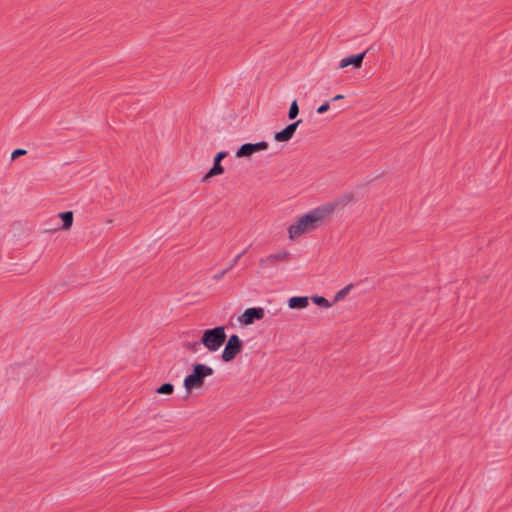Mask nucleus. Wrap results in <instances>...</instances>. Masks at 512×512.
I'll return each instance as SVG.
<instances>
[{
  "label": "nucleus",
  "mask_w": 512,
  "mask_h": 512,
  "mask_svg": "<svg viewBox=\"0 0 512 512\" xmlns=\"http://www.w3.org/2000/svg\"><path fill=\"white\" fill-rule=\"evenodd\" d=\"M224 173V168L221 165V163H215L213 164L212 168L203 176L202 182H206L211 177L221 175Z\"/></svg>",
  "instance_id": "f8f14e48"
},
{
  "label": "nucleus",
  "mask_w": 512,
  "mask_h": 512,
  "mask_svg": "<svg viewBox=\"0 0 512 512\" xmlns=\"http://www.w3.org/2000/svg\"><path fill=\"white\" fill-rule=\"evenodd\" d=\"M290 252L288 250H281L273 254L261 257L259 259V266L263 269L273 268L280 262L289 260Z\"/></svg>",
  "instance_id": "39448f33"
},
{
  "label": "nucleus",
  "mask_w": 512,
  "mask_h": 512,
  "mask_svg": "<svg viewBox=\"0 0 512 512\" xmlns=\"http://www.w3.org/2000/svg\"><path fill=\"white\" fill-rule=\"evenodd\" d=\"M59 218L62 220V226H61V229L62 230H68L71 228L72 224H73V212L72 211H65V212H61L59 213Z\"/></svg>",
  "instance_id": "9b49d317"
},
{
  "label": "nucleus",
  "mask_w": 512,
  "mask_h": 512,
  "mask_svg": "<svg viewBox=\"0 0 512 512\" xmlns=\"http://www.w3.org/2000/svg\"><path fill=\"white\" fill-rule=\"evenodd\" d=\"M330 108V102L329 101H326L325 103H323L322 105H320L318 108H317V113L318 114H323L325 112H327Z\"/></svg>",
  "instance_id": "aec40b11"
},
{
  "label": "nucleus",
  "mask_w": 512,
  "mask_h": 512,
  "mask_svg": "<svg viewBox=\"0 0 512 512\" xmlns=\"http://www.w3.org/2000/svg\"><path fill=\"white\" fill-rule=\"evenodd\" d=\"M226 333L224 326H217L204 331L200 343L209 351L215 352L224 344Z\"/></svg>",
  "instance_id": "7ed1b4c3"
},
{
  "label": "nucleus",
  "mask_w": 512,
  "mask_h": 512,
  "mask_svg": "<svg viewBox=\"0 0 512 512\" xmlns=\"http://www.w3.org/2000/svg\"><path fill=\"white\" fill-rule=\"evenodd\" d=\"M27 154V151L25 149H21V148H18V149H15L12 154H11V159L12 160H15L17 159L18 157L20 156H23V155H26Z\"/></svg>",
  "instance_id": "6ab92c4d"
},
{
  "label": "nucleus",
  "mask_w": 512,
  "mask_h": 512,
  "mask_svg": "<svg viewBox=\"0 0 512 512\" xmlns=\"http://www.w3.org/2000/svg\"><path fill=\"white\" fill-rule=\"evenodd\" d=\"M301 122H302V120L299 119V120L289 124L288 126H286L283 130L276 132L274 135V140L277 142L289 141L293 137L297 127L299 126V124Z\"/></svg>",
  "instance_id": "6e6552de"
},
{
  "label": "nucleus",
  "mask_w": 512,
  "mask_h": 512,
  "mask_svg": "<svg viewBox=\"0 0 512 512\" xmlns=\"http://www.w3.org/2000/svg\"><path fill=\"white\" fill-rule=\"evenodd\" d=\"M243 347L242 341L238 335L233 334L229 337L221 358L224 362H230L241 352Z\"/></svg>",
  "instance_id": "20e7f679"
},
{
  "label": "nucleus",
  "mask_w": 512,
  "mask_h": 512,
  "mask_svg": "<svg viewBox=\"0 0 512 512\" xmlns=\"http://www.w3.org/2000/svg\"><path fill=\"white\" fill-rule=\"evenodd\" d=\"M309 304V298L307 296H294L288 300V306L291 309H303Z\"/></svg>",
  "instance_id": "9d476101"
},
{
  "label": "nucleus",
  "mask_w": 512,
  "mask_h": 512,
  "mask_svg": "<svg viewBox=\"0 0 512 512\" xmlns=\"http://www.w3.org/2000/svg\"><path fill=\"white\" fill-rule=\"evenodd\" d=\"M365 55L366 51L360 54H354L343 58L339 63V68L343 69L348 66H352L355 69H359L363 64Z\"/></svg>",
  "instance_id": "1a4fd4ad"
},
{
  "label": "nucleus",
  "mask_w": 512,
  "mask_h": 512,
  "mask_svg": "<svg viewBox=\"0 0 512 512\" xmlns=\"http://www.w3.org/2000/svg\"><path fill=\"white\" fill-rule=\"evenodd\" d=\"M201 343L200 342H189V343H186L184 345V347L187 349V350H190L192 352H197L198 349H199V345Z\"/></svg>",
  "instance_id": "a211bd4d"
},
{
  "label": "nucleus",
  "mask_w": 512,
  "mask_h": 512,
  "mask_svg": "<svg viewBox=\"0 0 512 512\" xmlns=\"http://www.w3.org/2000/svg\"><path fill=\"white\" fill-rule=\"evenodd\" d=\"M298 114H299V107H298L297 100H293L290 105V108H289L288 118L290 120H293L297 117Z\"/></svg>",
  "instance_id": "dca6fc26"
},
{
  "label": "nucleus",
  "mask_w": 512,
  "mask_h": 512,
  "mask_svg": "<svg viewBox=\"0 0 512 512\" xmlns=\"http://www.w3.org/2000/svg\"><path fill=\"white\" fill-rule=\"evenodd\" d=\"M343 98H344V95H342V94H338V95L334 96V97L331 99V101H338V100H341V99H343Z\"/></svg>",
  "instance_id": "5701e85b"
},
{
  "label": "nucleus",
  "mask_w": 512,
  "mask_h": 512,
  "mask_svg": "<svg viewBox=\"0 0 512 512\" xmlns=\"http://www.w3.org/2000/svg\"><path fill=\"white\" fill-rule=\"evenodd\" d=\"M229 270H227V268L219 273H216L215 275H213V279L218 281L220 280Z\"/></svg>",
  "instance_id": "4be33fe9"
},
{
  "label": "nucleus",
  "mask_w": 512,
  "mask_h": 512,
  "mask_svg": "<svg viewBox=\"0 0 512 512\" xmlns=\"http://www.w3.org/2000/svg\"><path fill=\"white\" fill-rule=\"evenodd\" d=\"M213 374L214 370L211 367L197 363L193 365L192 373L184 379V387L188 391L200 388L204 384V379L208 376H212Z\"/></svg>",
  "instance_id": "f03ea898"
},
{
  "label": "nucleus",
  "mask_w": 512,
  "mask_h": 512,
  "mask_svg": "<svg viewBox=\"0 0 512 512\" xmlns=\"http://www.w3.org/2000/svg\"><path fill=\"white\" fill-rule=\"evenodd\" d=\"M263 308H248L240 317V322L245 325L253 324L255 320H261L264 317Z\"/></svg>",
  "instance_id": "0eeeda50"
},
{
  "label": "nucleus",
  "mask_w": 512,
  "mask_h": 512,
  "mask_svg": "<svg viewBox=\"0 0 512 512\" xmlns=\"http://www.w3.org/2000/svg\"><path fill=\"white\" fill-rule=\"evenodd\" d=\"M174 391V386L171 383H164L156 389L158 394L171 395Z\"/></svg>",
  "instance_id": "4468645a"
},
{
  "label": "nucleus",
  "mask_w": 512,
  "mask_h": 512,
  "mask_svg": "<svg viewBox=\"0 0 512 512\" xmlns=\"http://www.w3.org/2000/svg\"><path fill=\"white\" fill-rule=\"evenodd\" d=\"M227 156V152L225 151H221L219 153L216 154V156L214 157V162L215 163H221V161Z\"/></svg>",
  "instance_id": "412c9836"
},
{
  "label": "nucleus",
  "mask_w": 512,
  "mask_h": 512,
  "mask_svg": "<svg viewBox=\"0 0 512 512\" xmlns=\"http://www.w3.org/2000/svg\"><path fill=\"white\" fill-rule=\"evenodd\" d=\"M247 252V249H244L241 253L237 254L228 264L227 270L233 269V267L238 263V261L242 258L243 255H245Z\"/></svg>",
  "instance_id": "f3484780"
},
{
  "label": "nucleus",
  "mask_w": 512,
  "mask_h": 512,
  "mask_svg": "<svg viewBox=\"0 0 512 512\" xmlns=\"http://www.w3.org/2000/svg\"><path fill=\"white\" fill-rule=\"evenodd\" d=\"M335 210L332 203L314 208L308 213L299 217L296 222L289 226L288 234L291 240L297 239L301 235L314 231L320 227L323 221L328 218Z\"/></svg>",
  "instance_id": "f257e3e1"
},
{
  "label": "nucleus",
  "mask_w": 512,
  "mask_h": 512,
  "mask_svg": "<svg viewBox=\"0 0 512 512\" xmlns=\"http://www.w3.org/2000/svg\"><path fill=\"white\" fill-rule=\"evenodd\" d=\"M311 300L318 306L323 308H330L332 306V303H330L325 297L323 296H312Z\"/></svg>",
  "instance_id": "ddd939ff"
},
{
  "label": "nucleus",
  "mask_w": 512,
  "mask_h": 512,
  "mask_svg": "<svg viewBox=\"0 0 512 512\" xmlns=\"http://www.w3.org/2000/svg\"><path fill=\"white\" fill-rule=\"evenodd\" d=\"M352 287H353V285L349 284V285L345 286L344 288H342L341 290H339L334 297V302H338V301L344 299Z\"/></svg>",
  "instance_id": "2eb2a0df"
},
{
  "label": "nucleus",
  "mask_w": 512,
  "mask_h": 512,
  "mask_svg": "<svg viewBox=\"0 0 512 512\" xmlns=\"http://www.w3.org/2000/svg\"><path fill=\"white\" fill-rule=\"evenodd\" d=\"M268 143L266 141H260L257 143H245L240 146V148L236 151L235 156L237 158L249 157L252 154L266 150L268 148Z\"/></svg>",
  "instance_id": "423d86ee"
}]
</instances>
